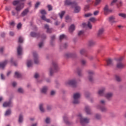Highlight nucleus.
Segmentation results:
<instances>
[{
  "label": "nucleus",
  "mask_w": 126,
  "mask_h": 126,
  "mask_svg": "<svg viewBox=\"0 0 126 126\" xmlns=\"http://www.w3.org/2000/svg\"><path fill=\"white\" fill-rule=\"evenodd\" d=\"M59 70V67L58 66V63L56 62H53L52 63V66L50 68V75L52 76L55 72H57Z\"/></svg>",
  "instance_id": "nucleus-1"
},
{
  "label": "nucleus",
  "mask_w": 126,
  "mask_h": 126,
  "mask_svg": "<svg viewBox=\"0 0 126 126\" xmlns=\"http://www.w3.org/2000/svg\"><path fill=\"white\" fill-rule=\"evenodd\" d=\"M13 5H16L18 4L15 8V10L16 11H20L23 7H24V3H20V1L19 0H14L13 2Z\"/></svg>",
  "instance_id": "nucleus-2"
},
{
  "label": "nucleus",
  "mask_w": 126,
  "mask_h": 126,
  "mask_svg": "<svg viewBox=\"0 0 126 126\" xmlns=\"http://www.w3.org/2000/svg\"><path fill=\"white\" fill-rule=\"evenodd\" d=\"M78 117H80V123L82 126H85L87 124L89 123V119L82 118V115L81 114H79Z\"/></svg>",
  "instance_id": "nucleus-3"
},
{
  "label": "nucleus",
  "mask_w": 126,
  "mask_h": 126,
  "mask_svg": "<svg viewBox=\"0 0 126 126\" xmlns=\"http://www.w3.org/2000/svg\"><path fill=\"white\" fill-rule=\"evenodd\" d=\"M124 60V56L121 57L119 59L117 60L118 63L117 64V68H124L125 67V64L122 63V61Z\"/></svg>",
  "instance_id": "nucleus-4"
},
{
  "label": "nucleus",
  "mask_w": 126,
  "mask_h": 126,
  "mask_svg": "<svg viewBox=\"0 0 126 126\" xmlns=\"http://www.w3.org/2000/svg\"><path fill=\"white\" fill-rule=\"evenodd\" d=\"M40 13L42 14V16L41 17L42 20H44V21H46V22L51 23V20L47 19L46 18V16H45L46 15V14H47V12H46V11L45 10H40Z\"/></svg>",
  "instance_id": "nucleus-5"
},
{
  "label": "nucleus",
  "mask_w": 126,
  "mask_h": 126,
  "mask_svg": "<svg viewBox=\"0 0 126 126\" xmlns=\"http://www.w3.org/2000/svg\"><path fill=\"white\" fill-rule=\"evenodd\" d=\"M79 98H80V94L76 93L74 94V101H73V104H78L79 103V100H78Z\"/></svg>",
  "instance_id": "nucleus-6"
},
{
  "label": "nucleus",
  "mask_w": 126,
  "mask_h": 126,
  "mask_svg": "<svg viewBox=\"0 0 126 126\" xmlns=\"http://www.w3.org/2000/svg\"><path fill=\"white\" fill-rule=\"evenodd\" d=\"M87 72L89 74V80L90 82H93L94 81V78L93 77V75H94V72L92 70H89L87 71Z\"/></svg>",
  "instance_id": "nucleus-7"
},
{
  "label": "nucleus",
  "mask_w": 126,
  "mask_h": 126,
  "mask_svg": "<svg viewBox=\"0 0 126 126\" xmlns=\"http://www.w3.org/2000/svg\"><path fill=\"white\" fill-rule=\"evenodd\" d=\"M65 85H70L72 87H75L76 86V82L74 80H71L65 83Z\"/></svg>",
  "instance_id": "nucleus-8"
},
{
  "label": "nucleus",
  "mask_w": 126,
  "mask_h": 126,
  "mask_svg": "<svg viewBox=\"0 0 126 126\" xmlns=\"http://www.w3.org/2000/svg\"><path fill=\"white\" fill-rule=\"evenodd\" d=\"M77 3L75 1L71 2L70 0H65L64 1L65 5H71L72 7H73V6L76 5Z\"/></svg>",
  "instance_id": "nucleus-9"
},
{
  "label": "nucleus",
  "mask_w": 126,
  "mask_h": 126,
  "mask_svg": "<svg viewBox=\"0 0 126 126\" xmlns=\"http://www.w3.org/2000/svg\"><path fill=\"white\" fill-rule=\"evenodd\" d=\"M33 56L34 63L36 64L39 63V57L38 56V54L36 52H33Z\"/></svg>",
  "instance_id": "nucleus-10"
},
{
  "label": "nucleus",
  "mask_w": 126,
  "mask_h": 126,
  "mask_svg": "<svg viewBox=\"0 0 126 126\" xmlns=\"http://www.w3.org/2000/svg\"><path fill=\"white\" fill-rule=\"evenodd\" d=\"M7 63H8V61L7 60H5L3 62L0 63V68H2V69H3L4 67H5V66L6 64H7Z\"/></svg>",
  "instance_id": "nucleus-11"
},
{
  "label": "nucleus",
  "mask_w": 126,
  "mask_h": 126,
  "mask_svg": "<svg viewBox=\"0 0 126 126\" xmlns=\"http://www.w3.org/2000/svg\"><path fill=\"white\" fill-rule=\"evenodd\" d=\"M31 37L39 38V37H40V33H36L35 32H31Z\"/></svg>",
  "instance_id": "nucleus-12"
},
{
  "label": "nucleus",
  "mask_w": 126,
  "mask_h": 126,
  "mask_svg": "<svg viewBox=\"0 0 126 126\" xmlns=\"http://www.w3.org/2000/svg\"><path fill=\"white\" fill-rule=\"evenodd\" d=\"M104 11L105 14H107L109 12H112V10L109 9V6L108 5H106L104 8Z\"/></svg>",
  "instance_id": "nucleus-13"
},
{
  "label": "nucleus",
  "mask_w": 126,
  "mask_h": 126,
  "mask_svg": "<svg viewBox=\"0 0 126 126\" xmlns=\"http://www.w3.org/2000/svg\"><path fill=\"white\" fill-rule=\"evenodd\" d=\"M74 6L75 7L74 12H75V13H78V12L80 11L81 8L80 7V6L77 5V4L76 5H74L73 7Z\"/></svg>",
  "instance_id": "nucleus-14"
},
{
  "label": "nucleus",
  "mask_w": 126,
  "mask_h": 126,
  "mask_svg": "<svg viewBox=\"0 0 126 126\" xmlns=\"http://www.w3.org/2000/svg\"><path fill=\"white\" fill-rule=\"evenodd\" d=\"M44 28L45 29H47V33H52V32H53V29H50L49 25H45Z\"/></svg>",
  "instance_id": "nucleus-15"
},
{
  "label": "nucleus",
  "mask_w": 126,
  "mask_h": 126,
  "mask_svg": "<svg viewBox=\"0 0 126 126\" xmlns=\"http://www.w3.org/2000/svg\"><path fill=\"white\" fill-rule=\"evenodd\" d=\"M105 97L107 98L108 100H111L112 97H113V93H109L105 94Z\"/></svg>",
  "instance_id": "nucleus-16"
},
{
  "label": "nucleus",
  "mask_w": 126,
  "mask_h": 126,
  "mask_svg": "<svg viewBox=\"0 0 126 126\" xmlns=\"http://www.w3.org/2000/svg\"><path fill=\"white\" fill-rule=\"evenodd\" d=\"M17 54L18 56H20L22 54V47L20 45L17 48Z\"/></svg>",
  "instance_id": "nucleus-17"
},
{
  "label": "nucleus",
  "mask_w": 126,
  "mask_h": 126,
  "mask_svg": "<svg viewBox=\"0 0 126 126\" xmlns=\"http://www.w3.org/2000/svg\"><path fill=\"white\" fill-rule=\"evenodd\" d=\"M85 112L87 115H90L91 114V109H90L89 106H86Z\"/></svg>",
  "instance_id": "nucleus-18"
},
{
  "label": "nucleus",
  "mask_w": 126,
  "mask_h": 126,
  "mask_svg": "<svg viewBox=\"0 0 126 126\" xmlns=\"http://www.w3.org/2000/svg\"><path fill=\"white\" fill-rule=\"evenodd\" d=\"M103 33H104V29L101 28L98 30V32H97V36H102Z\"/></svg>",
  "instance_id": "nucleus-19"
},
{
  "label": "nucleus",
  "mask_w": 126,
  "mask_h": 126,
  "mask_svg": "<svg viewBox=\"0 0 126 126\" xmlns=\"http://www.w3.org/2000/svg\"><path fill=\"white\" fill-rule=\"evenodd\" d=\"M29 12V9L27 8L22 12V13H21V15L22 16H25V15H26L27 13H28Z\"/></svg>",
  "instance_id": "nucleus-20"
},
{
  "label": "nucleus",
  "mask_w": 126,
  "mask_h": 126,
  "mask_svg": "<svg viewBox=\"0 0 126 126\" xmlns=\"http://www.w3.org/2000/svg\"><path fill=\"white\" fill-rule=\"evenodd\" d=\"M105 91V88H103L101 90H99L98 92L99 96H104V92Z\"/></svg>",
  "instance_id": "nucleus-21"
},
{
  "label": "nucleus",
  "mask_w": 126,
  "mask_h": 126,
  "mask_svg": "<svg viewBox=\"0 0 126 126\" xmlns=\"http://www.w3.org/2000/svg\"><path fill=\"white\" fill-rule=\"evenodd\" d=\"M106 65H112V64L113 63V60L111 59H108L106 60Z\"/></svg>",
  "instance_id": "nucleus-22"
},
{
  "label": "nucleus",
  "mask_w": 126,
  "mask_h": 126,
  "mask_svg": "<svg viewBox=\"0 0 126 126\" xmlns=\"http://www.w3.org/2000/svg\"><path fill=\"white\" fill-rule=\"evenodd\" d=\"M11 106V101L5 102L3 104V107H10Z\"/></svg>",
  "instance_id": "nucleus-23"
},
{
  "label": "nucleus",
  "mask_w": 126,
  "mask_h": 126,
  "mask_svg": "<svg viewBox=\"0 0 126 126\" xmlns=\"http://www.w3.org/2000/svg\"><path fill=\"white\" fill-rule=\"evenodd\" d=\"M75 29V26H74V25H71L70 27L69 28V31L70 33H72L73 32V31Z\"/></svg>",
  "instance_id": "nucleus-24"
},
{
  "label": "nucleus",
  "mask_w": 126,
  "mask_h": 126,
  "mask_svg": "<svg viewBox=\"0 0 126 126\" xmlns=\"http://www.w3.org/2000/svg\"><path fill=\"white\" fill-rule=\"evenodd\" d=\"M80 53L81 55H83V56H86V57H87V52L85 49H82L80 50Z\"/></svg>",
  "instance_id": "nucleus-25"
},
{
  "label": "nucleus",
  "mask_w": 126,
  "mask_h": 126,
  "mask_svg": "<svg viewBox=\"0 0 126 126\" xmlns=\"http://www.w3.org/2000/svg\"><path fill=\"white\" fill-rule=\"evenodd\" d=\"M109 22H110V23H115L117 22L115 21V17L114 16H111L109 17Z\"/></svg>",
  "instance_id": "nucleus-26"
},
{
  "label": "nucleus",
  "mask_w": 126,
  "mask_h": 126,
  "mask_svg": "<svg viewBox=\"0 0 126 126\" xmlns=\"http://www.w3.org/2000/svg\"><path fill=\"white\" fill-rule=\"evenodd\" d=\"M48 90V87H44L42 90H41V93H43L44 94H46L47 93V91Z\"/></svg>",
  "instance_id": "nucleus-27"
},
{
  "label": "nucleus",
  "mask_w": 126,
  "mask_h": 126,
  "mask_svg": "<svg viewBox=\"0 0 126 126\" xmlns=\"http://www.w3.org/2000/svg\"><path fill=\"white\" fill-rule=\"evenodd\" d=\"M65 13V11H61V13H59V15L61 19H63V16L64 15Z\"/></svg>",
  "instance_id": "nucleus-28"
},
{
  "label": "nucleus",
  "mask_w": 126,
  "mask_h": 126,
  "mask_svg": "<svg viewBox=\"0 0 126 126\" xmlns=\"http://www.w3.org/2000/svg\"><path fill=\"white\" fill-rule=\"evenodd\" d=\"M99 109L101 111V112H106L107 108L104 106H101L99 107Z\"/></svg>",
  "instance_id": "nucleus-29"
},
{
  "label": "nucleus",
  "mask_w": 126,
  "mask_h": 126,
  "mask_svg": "<svg viewBox=\"0 0 126 126\" xmlns=\"http://www.w3.org/2000/svg\"><path fill=\"white\" fill-rule=\"evenodd\" d=\"M14 76L16 78H20L21 77V74L18 73V72H15Z\"/></svg>",
  "instance_id": "nucleus-30"
},
{
  "label": "nucleus",
  "mask_w": 126,
  "mask_h": 126,
  "mask_svg": "<svg viewBox=\"0 0 126 126\" xmlns=\"http://www.w3.org/2000/svg\"><path fill=\"white\" fill-rule=\"evenodd\" d=\"M10 63L11 64H13V65H14L15 66H17V63L16 62L13 61V59H12V58L11 59Z\"/></svg>",
  "instance_id": "nucleus-31"
},
{
  "label": "nucleus",
  "mask_w": 126,
  "mask_h": 126,
  "mask_svg": "<svg viewBox=\"0 0 126 126\" xmlns=\"http://www.w3.org/2000/svg\"><path fill=\"white\" fill-rule=\"evenodd\" d=\"M27 64L28 67H31V66H32V61H28Z\"/></svg>",
  "instance_id": "nucleus-32"
},
{
  "label": "nucleus",
  "mask_w": 126,
  "mask_h": 126,
  "mask_svg": "<svg viewBox=\"0 0 126 126\" xmlns=\"http://www.w3.org/2000/svg\"><path fill=\"white\" fill-rule=\"evenodd\" d=\"M82 70L80 69V68H77V73L79 75V76H81L82 75V74H81Z\"/></svg>",
  "instance_id": "nucleus-33"
},
{
  "label": "nucleus",
  "mask_w": 126,
  "mask_h": 126,
  "mask_svg": "<svg viewBox=\"0 0 126 126\" xmlns=\"http://www.w3.org/2000/svg\"><path fill=\"white\" fill-rule=\"evenodd\" d=\"M39 110L42 112V113H44L45 112V109L43 108V104H41L39 105Z\"/></svg>",
  "instance_id": "nucleus-34"
},
{
  "label": "nucleus",
  "mask_w": 126,
  "mask_h": 126,
  "mask_svg": "<svg viewBox=\"0 0 126 126\" xmlns=\"http://www.w3.org/2000/svg\"><path fill=\"white\" fill-rule=\"evenodd\" d=\"M11 114V110L10 109L7 110L5 113V116H9Z\"/></svg>",
  "instance_id": "nucleus-35"
},
{
  "label": "nucleus",
  "mask_w": 126,
  "mask_h": 126,
  "mask_svg": "<svg viewBox=\"0 0 126 126\" xmlns=\"http://www.w3.org/2000/svg\"><path fill=\"white\" fill-rule=\"evenodd\" d=\"M66 22H69V21H71V19L69 18V16H66L65 17Z\"/></svg>",
  "instance_id": "nucleus-36"
},
{
  "label": "nucleus",
  "mask_w": 126,
  "mask_h": 126,
  "mask_svg": "<svg viewBox=\"0 0 126 126\" xmlns=\"http://www.w3.org/2000/svg\"><path fill=\"white\" fill-rule=\"evenodd\" d=\"M63 120H64V123H66V125H69V122H68L67 121V118L65 117H63Z\"/></svg>",
  "instance_id": "nucleus-37"
},
{
  "label": "nucleus",
  "mask_w": 126,
  "mask_h": 126,
  "mask_svg": "<svg viewBox=\"0 0 126 126\" xmlns=\"http://www.w3.org/2000/svg\"><path fill=\"white\" fill-rule=\"evenodd\" d=\"M22 121H23V117L20 115L19 117V123H22Z\"/></svg>",
  "instance_id": "nucleus-38"
},
{
  "label": "nucleus",
  "mask_w": 126,
  "mask_h": 126,
  "mask_svg": "<svg viewBox=\"0 0 126 126\" xmlns=\"http://www.w3.org/2000/svg\"><path fill=\"white\" fill-rule=\"evenodd\" d=\"M95 44V42L93 40H90L89 41V46H93Z\"/></svg>",
  "instance_id": "nucleus-39"
},
{
  "label": "nucleus",
  "mask_w": 126,
  "mask_h": 126,
  "mask_svg": "<svg viewBox=\"0 0 126 126\" xmlns=\"http://www.w3.org/2000/svg\"><path fill=\"white\" fill-rule=\"evenodd\" d=\"M65 38V35L64 34H62L60 36V41H62V40H63V39Z\"/></svg>",
  "instance_id": "nucleus-40"
},
{
  "label": "nucleus",
  "mask_w": 126,
  "mask_h": 126,
  "mask_svg": "<svg viewBox=\"0 0 126 126\" xmlns=\"http://www.w3.org/2000/svg\"><path fill=\"white\" fill-rule=\"evenodd\" d=\"M115 78H116L117 81H118V82L121 81V78L118 75H115Z\"/></svg>",
  "instance_id": "nucleus-41"
},
{
  "label": "nucleus",
  "mask_w": 126,
  "mask_h": 126,
  "mask_svg": "<svg viewBox=\"0 0 126 126\" xmlns=\"http://www.w3.org/2000/svg\"><path fill=\"white\" fill-rule=\"evenodd\" d=\"M87 26L90 29H92V25L91 24L90 22H88Z\"/></svg>",
  "instance_id": "nucleus-42"
},
{
  "label": "nucleus",
  "mask_w": 126,
  "mask_h": 126,
  "mask_svg": "<svg viewBox=\"0 0 126 126\" xmlns=\"http://www.w3.org/2000/svg\"><path fill=\"white\" fill-rule=\"evenodd\" d=\"M47 7L48 8L49 11H51V10H53V6L51 5H48Z\"/></svg>",
  "instance_id": "nucleus-43"
},
{
  "label": "nucleus",
  "mask_w": 126,
  "mask_h": 126,
  "mask_svg": "<svg viewBox=\"0 0 126 126\" xmlns=\"http://www.w3.org/2000/svg\"><path fill=\"white\" fill-rule=\"evenodd\" d=\"M40 3H41L40 2H37L35 4V8H38V7L40 5Z\"/></svg>",
  "instance_id": "nucleus-44"
},
{
  "label": "nucleus",
  "mask_w": 126,
  "mask_h": 126,
  "mask_svg": "<svg viewBox=\"0 0 126 126\" xmlns=\"http://www.w3.org/2000/svg\"><path fill=\"white\" fill-rule=\"evenodd\" d=\"M119 16H121V17H123V18H126V15L123 13H120L119 14Z\"/></svg>",
  "instance_id": "nucleus-45"
},
{
  "label": "nucleus",
  "mask_w": 126,
  "mask_h": 126,
  "mask_svg": "<svg viewBox=\"0 0 126 126\" xmlns=\"http://www.w3.org/2000/svg\"><path fill=\"white\" fill-rule=\"evenodd\" d=\"M84 34V32L83 31H81L79 32L78 35V36H81L82 35H83Z\"/></svg>",
  "instance_id": "nucleus-46"
},
{
  "label": "nucleus",
  "mask_w": 126,
  "mask_h": 126,
  "mask_svg": "<svg viewBox=\"0 0 126 126\" xmlns=\"http://www.w3.org/2000/svg\"><path fill=\"white\" fill-rule=\"evenodd\" d=\"M100 2L101 0H96L94 5H98V4H99V3H100Z\"/></svg>",
  "instance_id": "nucleus-47"
},
{
  "label": "nucleus",
  "mask_w": 126,
  "mask_h": 126,
  "mask_svg": "<svg viewBox=\"0 0 126 126\" xmlns=\"http://www.w3.org/2000/svg\"><path fill=\"white\" fill-rule=\"evenodd\" d=\"M44 45V42H43V41L40 42L39 44H38V46H39V48H42V47H43V45Z\"/></svg>",
  "instance_id": "nucleus-48"
},
{
  "label": "nucleus",
  "mask_w": 126,
  "mask_h": 126,
  "mask_svg": "<svg viewBox=\"0 0 126 126\" xmlns=\"http://www.w3.org/2000/svg\"><path fill=\"white\" fill-rule=\"evenodd\" d=\"M23 42V38L22 37L20 36L19 37V43H22Z\"/></svg>",
  "instance_id": "nucleus-49"
},
{
  "label": "nucleus",
  "mask_w": 126,
  "mask_h": 126,
  "mask_svg": "<svg viewBox=\"0 0 126 126\" xmlns=\"http://www.w3.org/2000/svg\"><path fill=\"white\" fill-rule=\"evenodd\" d=\"M90 21H91V22H95L96 19H95V18H91L90 19Z\"/></svg>",
  "instance_id": "nucleus-50"
},
{
  "label": "nucleus",
  "mask_w": 126,
  "mask_h": 126,
  "mask_svg": "<svg viewBox=\"0 0 126 126\" xmlns=\"http://www.w3.org/2000/svg\"><path fill=\"white\" fill-rule=\"evenodd\" d=\"M81 63L83 65H85L86 64V61L84 60H81Z\"/></svg>",
  "instance_id": "nucleus-51"
},
{
  "label": "nucleus",
  "mask_w": 126,
  "mask_h": 126,
  "mask_svg": "<svg viewBox=\"0 0 126 126\" xmlns=\"http://www.w3.org/2000/svg\"><path fill=\"white\" fill-rule=\"evenodd\" d=\"M84 9L85 11L88 10V9H89V5H86L84 7Z\"/></svg>",
  "instance_id": "nucleus-52"
},
{
  "label": "nucleus",
  "mask_w": 126,
  "mask_h": 126,
  "mask_svg": "<svg viewBox=\"0 0 126 126\" xmlns=\"http://www.w3.org/2000/svg\"><path fill=\"white\" fill-rule=\"evenodd\" d=\"M50 118H47L45 120V123H46V124H50Z\"/></svg>",
  "instance_id": "nucleus-53"
},
{
  "label": "nucleus",
  "mask_w": 126,
  "mask_h": 126,
  "mask_svg": "<svg viewBox=\"0 0 126 126\" xmlns=\"http://www.w3.org/2000/svg\"><path fill=\"white\" fill-rule=\"evenodd\" d=\"M18 92L19 93H23V89H22V88H19L18 89Z\"/></svg>",
  "instance_id": "nucleus-54"
},
{
  "label": "nucleus",
  "mask_w": 126,
  "mask_h": 126,
  "mask_svg": "<svg viewBox=\"0 0 126 126\" xmlns=\"http://www.w3.org/2000/svg\"><path fill=\"white\" fill-rule=\"evenodd\" d=\"M95 118L97 119V120H99V119H101V116L99 114H96L95 115Z\"/></svg>",
  "instance_id": "nucleus-55"
},
{
  "label": "nucleus",
  "mask_w": 126,
  "mask_h": 126,
  "mask_svg": "<svg viewBox=\"0 0 126 126\" xmlns=\"http://www.w3.org/2000/svg\"><path fill=\"white\" fill-rule=\"evenodd\" d=\"M51 18H52V19L54 20H56L57 18H58V17L56 15H54L51 17Z\"/></svg>",
  "instance_id": "nucleus-56"
},
{
  "label": "nucleus",
  "mask_w": 126,
  "mask_h": 126,
  "mask_svg": "<svg viewBox=\"0 0 126 126\" xmlns=\"http://www.w3.org/2000/svg\"><path fill=\"white\" fill-rule=\"evenodd\" d=\"M21 26H22V25L21 24V23H19L18 25H17V29H20V28H21Z\"/></svg>",
  "instance_id": "nucleus-57"
},
{
  "label": "nucleus",
  "mask_w": 126,
  "mask_h": 126,
  "mask_svg": "<svg viewBox=\"0 0 126 126\" xmlns=\"http://www.w3.org/2000/svg\"><path fill=\"white\" fill-rule=\"evenodd\" d=\"M92 15V14L89 13H88V14H86L85 15V17H89V16H91Z\"/></svg>",
  "instance_id": "nucleus-58"
},
{
  "label": "nucleus",
  "mask_w": 126,
  "mask_h": 126,
  "mask_svg": "<svg viewBox=\"0 0 126 126\" xmlns=\"http://www.w3.org/2000/svg\"><path fill=\"white\" fill-rule=\"evenodd\" d=\"M60 23H60V22H59V21H56L55 22L54 24H55V25H56V26H58V25H60Z\"/></svg>",
  "instance_id": "nucleus-59"
},
{
  "label": "nucleus",
  "mask_w": 126,
  "mask_h": 126,
  "mask_svg": "<svg viewBox=\"0 0 126 126\" xmlns=\"http://www.w3.org/2000/svg\"><path fill=\"white\" fill-rule=\"evenodd\" d=\"M117 0H113L111 3V5H114V3H115V2H117Z\"/></svg>",
  "instance_id": "nucleus-60"
},
{
  "label": "nucleus",
  "mask_w": 126,
  "mask_h": 126,
  "mask_svg": "<svg viewBox=\"0 0 126 126\" xmlns=\"http://www.w3.org/2000/svg\"><path fill=\"white\" fill-rule=\"evenodd\" d=\"M90 95V94H89V93H86L85 94V96L86 98H88Z\"/></svg>",
  "instance_id": "nucleus-61"
},
{
  "label": "nucleus",
  "mask_w": 126,
  "mask_h": 126,
  "mask_svg": "<svg viewBox=\"0 0 126 126\" xmlns=\"http://www.w3.org/2000/svg\"><path fill=\"white\" fill-rule=\"evenodd\" d=\"M1 37H2V38H4V37H5V33L2 32L1 33Z\"/></svg>",
  "instance_id": "nucleus-62"
},
{
  "label": "nucleus",
  "mask_w": 126,
  "mask_h": 126,
  "mask_svg": "<svg viewBox=\"0 0 126 126\" xmlns=\"http://www.w3.org/2000/svg\"><path fill=\"white\" fill-rule=\"evenodd\" d=\"M65 57H66V58H70V57H71V54H66L65 55Z\"/></svg>",
  "instance_id": "nucleus-63"
},
{
  "label": "nucleus",
  "mask_w": 126,
  "mask_h": 126,
  "mask_svg": "<svg viewBox=\"0 0 126 126\" xmlns=\"http://www.w3.org/2000/svg\"><path fill=\"white\" fill-rule=\"evenodd\" d=\"M100 104H101L102 105H105V101L104 100H101L100 101Z\"/></svg>",
  "instance_id": "nucleus-64"
}]
</instances>
